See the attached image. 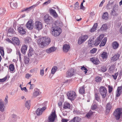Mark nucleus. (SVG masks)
<instances>
[{"label":"nucleus","instance_id":"1","mask_svg":"<svg viewBox=\"0 0 122 122\" xmlns=\"http://www.w3.org/2000/svg\"><path fill=\"white\" fill-rule=\"evenodd\" d=\"M51 42V39L46 37H41L38 39L37 41L38 45L41 48H43L48 45Z\"/></svg>","mask_w":122,"mask_h":122},{"label":"nucleus","instance_id":"2","mask_svg":"<svg viewBox=\"0 0 122 122\" xmlns=\"http://www.w3.org/2000/svg\"><path fill=\"white\" fill-rule=\"evenodd\" d=\"M51 30L52 34L55 37L60 35L62 32L61 29L60 27H52Z\"/></svg>","mask_w":122,"mask_h":122},{"label":"nucleus","instance_id":"3","mask_svg":"<svg viewBox=\"0 0 122 122\" xmlns=\"http://www.w3.org/2000/svg\"><path fill=\"white\" fill-rule=\"evenodd\" d=\"M122 113L121 109L120 108L116 109L113 113V115L117 120H118L121 117Z\"/></svg>","mask_w":122,"mask_h":122},{"label":"nucleus","instance_id":"4","mask_svg":"<svg viewBox=\"0 0 122 122\" xmlns=\"http://www.w3.org/2000/svg\"><path fill=\"white\" fill-rule=\"evenodd\" d=\"M67 96L68 98L71 101L74 100L76 97V94L73 91L69 92L67 94Z\"/></svg>","mask_w":122,"mask_h":122},{"label":"nucleus","instance_id":"5","mask_svg":"<svg viewBox=\"0 0 122 122\" xmlns=\"http://www.w3.org/2000/svg\"><path fill=\"white\" fill-rule=\"evenodd\" d=\"M45 21L47 24H50L53 23L52 18L48 15H45L44 17Z\"/></svg>","mask_w":122,"mask_h":122},{"label":"nucleus","instance_id":"6","mask_svg":"<svg viewBox=\"0 0 122 122\" xmlns=\"http://www.w3.org/2000/svg\"><path fill=\"white\" fill-rule=\"evenodd\" d=\"M99 92L102 96V98H104L107 93V92L106 88L103 86L99 88Z\"/></svg>","mask_w":122,"mask_h":122},{"label":"nucleus","instance_id":"7","mask_svg":"<svg viewBox=\"0 0 122 122\" xmlns=\"http://www.w3.org/2000/svg\"><path fill=\"white\" fill-rule=\"evenodd\" d=\"M88 38V36L85 35L79 37L78 41V43L79 44H81L85 42Z\"/></svg>","mask_w":122,"mask_h":122},{"label":"nucleus","instance_id":"8","mask_svg":"<svg viewBox=\"0 0 122 122\" xmlns=\"http://www.w3.org/2000/svg\"><path fill=\"white\" fill-rule=\"evenodd\" d=\"M33 21L32 20H30L27 23L26 26L29 30H32L34 27Z\"/></svg>","mask_w":122,"mask_h":122},{"label":"nucleus","instance_id":"9","mask_svg":"<svg viewBox=\"0 0 122 122\" xmlns=\"http://www.w3.org/2000/svg\"><path fill=\"white\" fill-rule=\"evenodd\" d=\"M56 117V114L55 112L54 111V112H52L50 115L48 117L49 121L53 122Z\"/></svg>","mask_w":122,"mask_h":122},{"label":"nucleus","instance_id":"10","mask_svg":"<svg viewBox=\"0 0 122 122\" xmlns=\"http://www.w3.org/2000/svg\"><path fill=\"white\" fill-rule=\"evenodd\" d=\"M104 36V35H101L100 36L97 38L95 41L94 45L95 46L98 45L100 43L101 41Z\"/></svg>","mask_w":122,"mask_h":122},{"label":"nucleus","instance_id":"11","mask_svg":"<svg viewBox=\"0 0 122 122\" xmlns=\"http://www.w3.org/2000/svg\"><path fill=\"white\" fill-rule=\"evenodd\" d=\"M41 23L39 21H36L35 23V28L38 30H41L42 28Z\"/></svg>","mask_w":122,"mask_h":122},{"label":"nucleus","instance_id":"12","mask_svg":"<svg viewBox=\"0 0 122 122\" xmlns=\"http://www.w3.org/2000/svg\"><path fill=\"white\" fill-rule=\"evenodd\" d=\"M74 74V69L73 68H71L67 72L66 76L67 77H71L73 76Z\"/></svg>","mask_w":122,"mask_h":122},{"label":"nucleus","instance_id":"13","mask_svg":"<svg viewBox=\"0 0 122 122\" xmlns=\"http://www.w3.org/2000/svg\"><path fill=\"white\" fill-rule=\"evenodd\" d=\"M46 109V107H43L42 108H38L36 111V113L37 116L41 115L42 112Z\"/></svg>","mask_w":122,"mask_h":122},{"label":"nucleus","instance_id":"14","mask_svg":"<svg viewBox=\"0 0 122 122\" xmlns=\"http://www.w3.org/2000/svg\"><path fill=\"white\" fill-rule=\"evenodd\" d=\"M11 43L14 45H19L20 44V41L16 37L13 38L12 39Z\"/></svg>","mask_w":122,"mask_h":122},{"label":"nucleus","instance_id":"15","mask_svg":"<svg viewBox=\"0 0 122 122\" xmlns=\"http://www.w3.org/2000/svg\"><path fill=\"white\" fill-rule=\"evenodd\" d=\"M90 61L94 64L96 65L98 64L100 61L96 57H92L90 59Z\"/></svg>","mask_w":122,"mask_h":122},{"label":"nucleus","instance_id":"16","mask_svg":"<svg viewBox=\"0 0 122 122\" xmlns=\"http://www.w3.org/2000/svg\"><path fill=\"white\" fill-rule=\"evenodd\" d=\"M56 49V48L55 47H52L49 49H46V53H50L55 51Z\"/></svg>","mask_w":122,"mask_h":122},{"label":"nucleus","instance_id":"17","mask_svg":"<svg viewBox=\"0 0 122 122\" xmlns=\"http://www.w3.org/2000/svg\"><path fill=\"white\" fill-rule=\"evenodd\" d=\"M81 120V119L80 117H76L71 120L69 122H80Z\"/></svg>","mask_w":122,"mask_h":122},{"label":"nucleus","instance_id":"18","mask_svg":"<svg viewBox=\"0 0 122 122\" xmlns=\"http://www.w3.org/2000/svg\"><path fill=\"white\" fill-rule=\"evenodd\" d=\"M122 91V86H121L118 87L116 92V96L119 97L121 95Z\"/></svg>","mask_w":122,"mask_h":122},{"label":"nucleus","instance_id":"19","mask_svg":"<svg viewBox=\"0 0 122 122\" xmlns=\"http://www.w3.org/2000/svg\"><path fill=\"white\" fill-rule=\"evenodd\" d=\"M108 56V54L106 52H103L101 54V56L104 60H106Z\"/></svg>","mask_w":122,"mask_h":122},{"label":"nucleus","instance_id":"20","mask_svg":"<svg viewBox=\"0 0 122 122\" xmlns=\"http://www.w3.org/2000/svg\"><path fill=\"white\" fill-rule=\"evenodd\" d=\"M70 49V46L69 44H65L63 45V49L64 51L67 52L69 51Z\"/></svg>","mask_w":122,"mask_h":122},{"label":"nucleus","instance_id":"21","mask_svg":"<svg viewBox=\"0 0 122 122\" xmlns=\"http://www.w3.org/2000/svg\"><path fill=\"white\" fill-rule=\"evenodd\" d=\"M18 30L19 32L21 34L24 35L25 34L26 32L25 30L23 28L21 27H19L18 28Z\"/></svg>","mask_w":122,"mask_h":122},{"label":"nucleus","instance_id":"22","mask_svg":"<svg viewBox=\"0 0 122 122\" xmlns=\"http://www.w3.org/2000/svg\"><path fill=\"white\" fill-rule=\"evenodd\" d=\"M120 56L118 54H117L114 55V56L112 57L111 58V60L112 61H116L118 59Z\"/></svg>","mask_w":122,"mask_h":122},{"label":"nucleus","instance_id":"23","mask_svg":"<svg viewBox=\"0 0 122 122\" xmlns=\"http://www.w3.org/2000/svg\"><path fill=\"white\" fill-rule=\"evenodd\" d=\"M5 106L2 100L0 99V110L3 112L4 110Z\"/></svg>","mask_w":122,"mask_h":122},{"label":"nucleus","instance_id":"24","mask_svg":"<svg viewBox=\"0 0 122 122\" xmlns=\"http://www.w3.org/2000/svg\"><path fill=\"white\" fill-rule=\"evenodd\" d=\"M119 45L117 42L114 41L112 43V46L114 49H117L118 48Z\"/></svg>","mask_w":122,"mask_h":122},{"label":"nucleus","instance_id":"25","mask_svg":"<svg viewBox=\"0 0 122 122\" xmlns=\"http://www.w3.org/2000/svg\"><path fill=\"white\" fill-rule=\"evenodd\" d=\"M27 47L26 45H23L21 48V51L22 53L25 54L27 50Z\"/></svg>","mask_w":122,"mask_h":122},{"label":"nucleus","instance_id":"26","mask_svg":"<svg viewBox=\"0 0 122 122\" xmlns=\"http://www.w3.org/2000/svg\"><path fill=\"white\" fill-rule=\"evenodd\" d=\"M11 7L13 9H15L17 7V4L16 2L14 1L10 3Z\"/></svg>","mask_w":122,"mask_h":122},{"label":"nucleus","instance_id":"27","mask_svg":"<svg viewBox=\"0 0 122 122\" xmlns=\"http://www.w3.org/2000/svg\"><path fill=\"white\" fill-rule=\"evenodd\" d=\"M61 23L60 21L57 20L55 21V24L53 25L52 27H59L60 26Z\"/></svg>","mask_w":122,"mask_h":122},{"label":"nucleus","instance_id":"28","mask_svg":"<svg viewBox=\"0 0 122 122\" xmlns=\"http://www.w3.org/2000/svg\"><path fill=\"white\" fill-rule=\"evenodd\" d=\"M70 103L67 102H64L63 106V108L64 109L69 108H70Z\"/></svg>","mask_w":122,"mask_h":122},{"label":"nucleus","instance_id":"29","mask_svg":"<svg viewBox=\"0 0 122 122\" xmlns=\"http://www.w3.org/2000/svg\"><path fill=\"white\" fill-rule=\"evenodd\" d=\"M112 108V106L111 105L110 103H108L106 106V112L108 113L110 112V110Z\"/></svg>","mask_w":122,"mask_h":122},{"label":"nucleus","instance_id":"30","mask_svg":"<svg viewBox=\"0 0 122 122\" xmlns=\"http://www.w3.org/2000/svg\"><path fill=\"white\" fill-rule=\"evenodd\" d=\"M109 17V15L108 13L106 12H104L102 15V18L105 20H107Z\"/></svg>","mask_w":122,"mask_h":122},{"label":"nucleus","instance_id":"31","mask_svg":"<svg viewBox=\"0 0 122 122\" xmlns=\"http://www.w3.org/2000/svg\"><path fill=\"white\" fill-rule=\"evenodd\" d=\"M107 40V38H104V39L102 41L100 45V47L104 46L106 43Z\"/></svg>","mask_w":122,"mask_h":122},{"label":"nucleus","instance_id":"32","mask_svg":"<svg viewBox=\"0 0 122 122\" xmlns=\"http://www.w3.org/2000/svg\"><path fill=\"white\" fill-rule=\"evenodd\" d=\"M94 112H92V111L90 110L87 114L86 116L88 118H89L93 114Z\"/></svg>","mask_w":122,"mask_h":122},{"label":"nucleus","instance_id":"33","mask_svg":"<svg viewBox=\"0 0 122 122\" xmlns=\"http://www.w3.org/2000/svg\"><path fill=\"white\" fill-rule=\"evenodd\" d=\"M97 23H95L93 27L91 29L90 31L92 32L94 31L95 30L96 28H97Z\"/></svg>","mask_w":122,"mask_h":122},{"label":"nucleus","instance_id":"34","mask_svg":"<svg viewBox=\"0 0 122 122\" xmlns=\"http://www.w3.org/2000/svg\"><path fill=\"white\" fill-rule=\"evenodd\" d=\"M84 87V86H83L80 88L79 90V92L80 93L82 94H83L84 93L85 91Z\"/></svg>","mask_w":122,"mask_h":122},{"label":"nucleus","instance_id":"35","mask_svg":"<svg viewBox=\"0 0 122 122\" xmlns=\"http://www.w3.org/2000/svg\"><path fill=\"white\" fill-rule=\"evenodd\" d=\"M33 50L32 48H30L29 50V52L28 54V56L29 57L32 56L33 55Z\"/></svg>","mask_w":122,"mask_h":122},{"label":"nucleus","instance_id":"36","mask_svg":"<svg viewBox=\"0 0 122 122\" xmlns=\"http://www.w3.org/2000/svg\"><path fill=\"white\" fill-rule=\"evenodd\" d=\"M30 100L27 101L26 102L25 104V107H27L28 110L30 108Z\"/></svg>","mask_w":122,"mask_h":122},{"label":"nucleus","instance_id":"37","mask_svg":"<svg viewBox=\"0 0 122 122\" xmlns=\"http://www.w3.org/2000/svg\"><path fill=\"white\" fill-rule=\"evenodd\" d=\"M107 28V25L106 24L103 25L100 29L102 31H105Z\"/></svg>","mask_w":122,"mask_h":122},{"label":"nucleus","instance_id":"38","mask_svg":"<svg viewBox=\"0 0 122 122\" xmlns=\"http://www.w3.org/2000/svg\"><path fill=\"white\" fill-rule=\"evenodd\" d=\"M57 68L56 66H54L52 68L51 70V73L52 74H54L57 70Z\"/></svg>","mask_w":122,"mask_h":122},{"label":"nucleus","instance_id":"39","mask_svg":"<svg viewBox=\"0 0 122 122\" xmlns=\"http://www.w3.org/2000/svg\"><path fill=\"white\" fill-rule=\"evenodd\" d=\"M24 60L25 63V64H27L29 62L30 59L26 56H24Z\"/></svg>","mask_w":122,"mask_h":122},{"label":"nucleus","instance_id":"40","mask_svg":"<svg viewBox=\"0 0 122 122\" xmlns=\"http://www.w3.org/2000/svg\"><path fill=\"white\" fill-rule=\"evenodd\" d=\"M9 69L10 72H13L14 71V66L12 64L10 65L9 66Z\"/></svg>","mask_w":122,"mask_h":122},{"label":"nucleus","instance_id":"41","mask_svg":"<svg viewBox=\"0 0 122 122\" xmlns=\"http://www.w3.org/2000/svg\"><path fill=\"white\" fill-rule=\"evenodd\" d=\"M79 4L78 2H77L75 4V10H77L79 9Z\"/></svg>","mask_w":122,"mask_h":122},{"label":"nucleus","instance_id":"42","mask_svg":"<svg viewBox=\"0 0 122 122\" xmlns=\"http://www.w3.org/2000/svg\"><path fill=\"white\" fill-rule=\"evenodd\" d=\"M97 108V104L96 103H93L92 105L91 109L92 110H95Z\"/></svg>","mask_w":122,"mask_h":122},{"label":"nucleus","instance_id":"43","mask_svg":"<svg viewBox=\"0 0 122 122\" xmlns=\"http://www.w3.org/2000/svg\"><path fill=\"white\" fill-rule=\"evenodd\" d=\"M115 66L114 65L111 66L109 68V70L111 73L115 71Z\"/></svg>","mask_w":122,"mask_h":122},{"label":"nucleus","instance_id":"44","mask_svg":"<svg viewBox=\"0 0 122 122\" xmlns=\"http://www.w3.org/2000/svg\"><path fill=\"white\" fill-rule=\"evenodd\" d=\"M95 97L96 100L98 102L100 100V97L98 95V94L96 93L95 94Z\"/></svg>","mask_w":122,"mask_h":122},{"label":"nucleus","instance_id":"45","mask_svg":"<svg viewBox=\"0 0 122 122\" xmlns=\"http://www.w3.org/2000/svg\"><path fill=\"white\" fill-rule=\"evenodd\" d=\"M81 69L83 71L84 70V72H85V74H86L87 73V71L88 70L84 66H81Z\"/></svg>","mask_w":122,"mask_h":122},{"label":"nucleus","instance_id":"46","mask_svg":"<svg viewBox=\"0 0 122 122\" xmlns=\"http://www.w3.org/2000/svg\"><path fill=\"white\" fill-rule=\"evenodd\" d=\"M0 52L2 56L4 55V51L2 47H0Z\"/></svg>","mask_w":122,"mask_h":122},{"label":"nucleus","instance_id":"47","mask_svg":"<svg viewBox=\"0 0 122 122\" xmlns=\"http://www.w3.org/2000/svg\"><path fill=\"white\" fill-rule=\"evenodd\" d=\"M101 70L103 72L106 71L107 70V68L106 66H103L101 68Z\"/></svg>","mask_w":122,"mask_h":122},{"label":"nucleus","instance_id":"48","mask_svg":"<svg viewBox=\"0 0 122 122\" xmlns=\"http://www.w3.org/2000/svg\"><path fill=\"white\" fill-rule=\"evenodd\" d=\"M37 4L35 5H34L32 6H31V7H30L28 8H26V9H24L23 11H27V10L29 11L30 10L31 8L32 7H33V6L36 7V6H37Z\"/></svg>","mask_w":122,"mask_h":122},{"label":"nucleus","instance_id":"49","mask_svg":"<svg viewBox=\"0 0 122 122\" xmlns=\"http://www.w3.org/2000/svg\"><path fill=\"white\" fill-rule=\"evenodd\" d=\"M118 74V72H117L114 75H112V76L113 77L114 79L115 80L117 79Z\"/></svg>","mask_w":122,"mask_h":122},{"label":"nucleus","instance_id":"50","mask_svg":"<svg viewBox=\"0 0 122 122\" xmlns=\"http://www.w3.org/2000/svg\"><path fill=\"white\" fill-rule=\"evenodd\" d=\"M101 78L99 77H97L95 78V81L97 82H99L101 81Z\"/></svg>","mask_w":122,"mask_h":122},{"label":"nucleus","instance_id":"51","mask_svg":"<svg viewBox=\"0 0 122 122\" xmlns=\"http://www.w3.org/2000/svg\"><path fill=\"white\" fill-rule=\"evenodd\" d=\"M7 77V76H6L5 78L3 79H0V82H3L6 81Z\"/></svg>","mask_w":122,"mask_h":122},{"label":"nucleus","instance_id":"52","mask_svg":"<svg viewBox=\"0 0 122 122\" xmlns=\"http://www.w3.org/2000/svg\"><path fill=\"white\" fill-rule=\"evenodd\" d=\"M97 50L96 49L93 48L92 50L90 51V52L91 53H94Z\"/></svg>","mask_w":122,"mask_h":122},{"label":"nucleus","instance_id":"53","mask_svg":"<svg viewBox=\"0 0 122 122\" xmlns=\"http://www.w3.org/2000/svg\"><path fill=\"white\" fill-rule=\"evenodd\" d=\"M108 92L109 93H111L112 91V87L110 86H108Z\"/></svg>","mask_w":122,"mask_h":122},{"label":"nucleus","instance_id":"54","mask_svg":"<svg viewBox=\"0 0 122 122\" xmlns=\"http://www.w3.org/2000/svg\"><path fill=\"white\" fill-rule=\"evenodd\" d=\"M80 17V16L79 15H77L75 17V19L77 21H79L80 20H81V18H80L79 19L78 18H79Z\"/></svg>","mask_w":122,"mask_h":122},{"label":"nucleus","instance_id":"55","mask_svg":"<svg viewBox=\"0 0 122 122\" xmlns=\"http://www.w3.org/2000/svg\"><path fill=\"white\" fill-rule=\"evenodd\" d=\"M39 94V92H38L36 91L33 93V95L34 96L36 97Z\"/></svg>","mask_w":122,"mask_h":122},{"label":"nucleus","instance_id":"56","mask_svg":"<svg viewBox=\"0 0 122 122\" xmlns=\"http://www.w3.org/2000/svg\"><path fill=\"white\" fill-rule=\"evenodd\" d=\"M14 32L13 29L12 28H10L8 30V32L9 33H10L12 34H13Z\"/></svg>","mask_w":122,"mask_h":122},{"label":"nucleus","instance_id":"57","mask_svg":"<svg viewBox=\"0 0 122 122\" xmlns=\"http://www.w3.org/2000/svg\"><path fill=\"white\" fill-rule=\"evenodd\" d=\"M44 68L42 70H41L40 71V74L41 75L43 76L44 74Z\"/></svg>","mask_w":122,"mask_h":122},{"label":"nucleus","instance_id":"58","mask_svg":"<svg viewBox=\"0 0 122 122\" xmlns=\"http://www.w3.org/2000/svg\"><path fill=\"white\" fill-rule=\"evenodd\" d=\"M50 12L52 14V15L56 12V11L55 10L52 9H51L50 10Z\"/></svg>","mask_w":122,"mask_h":122},{"label":"nucleus","instance_id":"59","mask_svg":"<svg viewBox=\"0 0 122 122\" xmlns=\"http://www.w3.org/2000/svg\"><path fill=\"white\" fill-rule=\"evenodd\" d=\"M105 1V0H103L100 3V4L99 5V6L100 7L102 6L103 4V3Z\"/></svg>","mask_w":122,"mask_h":122},{"label":"nucleus","instance_id":"60","mask_svg":"<svg viewBox=\"0 0 122 122\" xmlns=\"http://www.w3.org/2000/svg\"><path fill=\"white\" fill-rule=\"evenodd\" d=\"M31 76V75L29 74H27L26 75V76H25L26 78L28 79L29 77H30Z\"/></svg>","mask_w":122,"mask_h":122},{"label":"nucleus","instance_id":"61","mask_svg":"<svg viewBox=\"0 0 122 122\" xmlns=\"http://www.w3.org/2000/svg\"><path fill=\"white\" fill-rule=\"evenodd\" d=\"M21 89L22 90H24L25 92H27V90L25 87L23 88H21Z\"/></svg>","mask_w":122,"mask_h":122},{"label":"nucleus","instance_id":"62","mask_svg":"<svg viewBox=\"0 0 122 122\" xmlns=\"http://www.w3.org/2000/svg\"><path fill=\"white\" fill-rule=\"evenodd\" d=\"M52 15L54 17H56L58 16V15L56 12L54 13Z\"/></svg>","mask_w":122,"mask_h":122},{"label":"nucleus","instance_id":"63","mask_svg":"<svg viewBox=\"0 0 122 122\" xmlns=\"http://www.w3.org/2000/svg\"><path fill=\"white\" fill-rule=\"evenodd\" d=\"M51 2L50 0H49L48 1H47L45 2H44L43 4V5H47L49 3Z\"/></svg>","mask_w":122,"mask_h":122},{"label":"nucleus","instance_id":"64","mask_svg":"<svg viewBox=\"0 0 122 122\" xmlns=\"http://www.w3.org/2000/svg\"><path fill=\"white\" fill-rule=\"evenodd\" d=\"M25 43H28L29 42L28 38H26L25 39Z\"/></svg>","mask_w":122,"mask_h":122}]
</instances>
